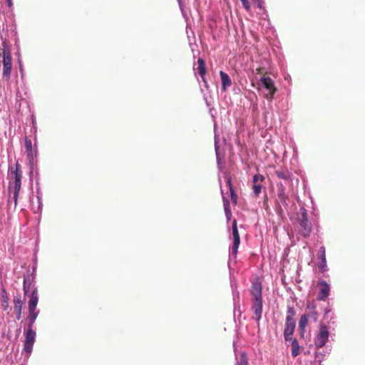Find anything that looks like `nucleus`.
I'll list each match as a JSON object with an SVG mask.
<instances>
[{"instance_id": "nucleus-1", "label": "nucleus", "mask_w": 365, "mask_h": 365, "mask_svg": "<svg viewBox=\"0 0 365 365\" xmlns=\"http://www.w3.org/2000/svg\"><path fill=\"white\" fill-rule=\"evenodd\" d=\"M262 286L259 279L252 282L250 293L252 296V309L255 315V319L259 322L262 314Z\"/></svg>"}, {"instance_id": "nucleus-2", "label": "nucleus", "mask_w": 365, "mask_h": 365, "mask_svg": "<svg viewBox=\"0 0 365 365\" xmlns=\"http://www.w3.org/2000/svg\"><path fill=\"white\" fill-rule=\"evenodd\" d=\"M11 179L13 181L9 182V189L14 192V200L15 205L17 204L19 193L21 187L22 171L21 165L19 163L16 164L15 168H11L10 170Z\"/></svg>"}, {"instance_id": "nucleus-3", "label": "nucleus", "mask_w": 365, "mask_h": 365, "mask_svg": "<svg viewBox=\"0 0 365 365\" xmlns=\"http://www.w3.org/2000/svg\"><path fill=\"white\" fill-rule=\"evenodd\" d=\"M38 302V294L37 288L32 287L31 294L28 302V315L27 320L31 321V324L34 323L39 314V310L36 309Z\"/></svg>"}, {"instance_id": "nucleus-4", "label": "nucleus", "mask_w": 365, "mask_h": 365, "mask_svg": "<svg viewBox=\"0 0 365 365\" xmlns=\"http://www.w3.org/2000/svg\"><path fill=\"white\" fill-rule=\"evenodd\" d=\"M295 314L296 312L294 307H288L284 330V337L287 341L292 339V335L295 329L296 323L294 319Z\"/></svg>"}, {"instance_id": "nucleus-5", "label": "nucleus", "mask_w": 365, "mask_h": 365, "mask_svg": "<svg viewBox=\"0 0 365 365\" xmlns=\"http://www.w3.org/2000/svg\"><path fill=\"white\" fill-rule=\"evenodd\" d=\"M289 197L285 193L284 187L281 185L278 189L277 196L276 198L277 212L279 215H283L284 210L288 208Z\"/></svg>"}, {"instance_id": "nucleus-6", "label": "nucleus", "mask_w": 365, "mask_h": 365, "mask_svg": "<svg viewBox=\"0 0 365 365\" xmlns=\"http://www.w3.org/2000/svg\"><path fill=\"white\" fill-rule=\"evenodd\" d=\"M34 324V323L31 324V321H29V328L25 336L24 350L28 353L31 351L35 341L36 332L33 330Z\"/></svg>"}, {"instance_id": "nucleus-7", "label": "nucleus", "mask_w": 365, "mask_h": 365, "mask_svg": "<svg viewBox=\"0 0 365 365\" xmlns=\"http://www.w3.org/2000/svg\"><path fill=\"white\" fill-rule=\"evenodd\" d=\"M329 336V332L328 331V328L327 326L322 324L319 327V333L314 339V344L317 348L323 347L327 341H328Z\"/></svg>"}, {"instance_id": "nucleus-8", "label": "nucleus", "mask_w": 365, "mask_h": 365, "mask_svg": "<svg viewBox=\"0 0 365 365\" xmlns=\"http://www.w3.org/2000/svg\"><path fill=\"white\" fill-rule=\"evenodd\" d=\"M299 225L300 235L304 237H309L312 232V226L309 224L307 214L304 210V212L302 213L301 217L299 219Z\"/></svg>"}, {"instance_id": "nucleus-9", "label": "nucleus", "mask_w": 365, "mask_h": 365, "mask_svg": "<svg viewBox=\"0 0 365 365\" xmlns=\"http://www.w3.org/2000/svg\"><path fill=\"white\" fill-rule=\"evenodd\" d=\"M260 81L262 82L263 86L269 92L267 94H266L265 98L267 100H272L277 91V88L274 84V81L270 77L264 76L261 78Z\"/></svg>"}, {"instance_id": "nucleus-10", "label": "nucleus", "mask_w": 365, "mask_h": 365, "mask_svg": "<svg viewBox=\"0 0 365 365\" xmlns=\"http://www.w3.org/2000/svg\"><path fill=\"white\" fill-rule=\"evenodd\" d=\"M232 235H233V245L232 246V254L236 256L237 250L240 243V237L237 230V221L234 220L232 222Z\"/></svg>"}, {"instance_id": "nucleus-11", "label": "nucleus", "mask_w": 365, "mask_h": 365, "mask_svg": "<svg viewBox=\"0 0 365 365\" xmlns=\"http://www.w3.org/2000/svg\"><path fill=\"white\" fill-rule=\"evenodd\" d=\"M318 286L319 287V292L317 299L324 301L329 295L330 287L325 281L319 282Z\"/></svg>"}, {"instance_id": "nucleus-12", "label": "nucleus", "mask_w": 365, "mask_h": 365, "mask_svg": "<svg viewBox=\"0 0 365 365\" xmlns=\"http://www.w3.org/2000/svg\"><path fill=\"white\" fill-rule=\"evenodd\" d=\"M24 303V302L21 296L18 295L14 297V311L17 320L21 318Z\"/></svg>"}, {"instance_id": "nucleus-13", "label": "nucleus", "mask_w": 365, "mask_h": 365, "mask_svg": "<svg viewBox=\"0 0 365 365\" xmlns=\"http://www.w3.org/2000/svg\"><path fill=\"white\" fill-rule=\"evenodd\" d=\"M318 257L320 259V262L318 267L322 272L327 271V260H326V249L325 247L322 246L318 251Z\"/></svg>"}, {"instance_id": "nucleus-14", "label": "nucleus", "mask_w": 365, "mask_h": 365, "mask_svg": "<svg viewBox=\"0 0 365 365\" xmlns=\"http://www.w3.org/2000/svg\"><path fill=\"white\" fill-rule=\"evenodd\" d=\"M264 180V177L262 175H255L253 176V192L256 196H258L262 190V185L259 182H262Z\"/></svg>"}, {"instance_id": "nucleus-15", "label": "nucleus", "mask_w": 365, "mask_h": 365, "mask_svg": "<svg viewBox=\"0 0 365 365\" xmlns=\"http://www.w3.org/2000/svg\"><path fill=\"white\" fill-rule=\"evenodd\" d=\"M195 70H196L200 77L202 78V80L203 82L206 83L205 76L206 74V67H205V62L202 58H199L197 61V67L195 68Z\"/></svg>"}, {"instance_id": "nucleus-16", "label": "nucleus", "mask_w": 365, "mask_h": 365, "mask_svg": "<svg viewBox=\"0 0 365 365\" xmlns=\"http://www.w3.org/2000/svg\"><path fill=\"white\" fill-rule=\"evenodd\" d=\"M220 76L222 81V89L223 91H226L228 87H230L232 84L231 79L230 76L224 71H220Z\"/></svg>"}, {"instance_id": "nucleus-17", "label": "nucleus", "mask_w": 365, "mask_h": 365, "mask_svg": "<svg viewBox=\"0 0 365 365\" xmlns=\"http://www.w3.org/2000/svg\"><path fill=\"white\" fill-rule=\"evenodd\" d=\"M227 185L229 187L230 194V198L233 204L237 205V195L235 193V189L232 184V180L231 178H227Z\"/></svg>"}, {"instance_id": "nucleus-18", "label": "nucleus", "mask_w": 365, "mask_h": 365, "mask_svg": "<svg viewBox=\"0 0 365 365\" xmlns=\"http://www.w3.org/2000/svg\"><path fill=\"white\" fill-rule=\"evenodd\" d=\"M292 356L293 357H297L301 352V348L299 345L298 341L296 339H292Z\"/></svg>"}, {"instance_id": "nucleus-19", "label": "nucleus", "mask_w": 365, "mask_h": 365, "mask_svg": "<svg viewBox=\"0 0 365 365\" xmlns=\"http://www.w3.org/2000/svg\"><path fill=\"white\" fill-rule=\"evenodd\" d=\"M308 323V316L307 314H303L301 316L299 322V329L301 331V334H303L304 332L305 327Z\"/></svg>"}, {"instance_id": "nucleus-20", "label": "nucleus", "mask_w": 365, "mask_h": 365, "mask_svg": "<svg viewBox=\"0 0 365 365\" xmlns=\"http://www.w3.org/2000/svg\"><path fill=\"white\" fill-rule=\"evenodd\" d=\"M25 148H26V151L27 153L28 156L29 158H32L33 157L32 142L28 137L25 138Z\"/></svg>"}, {"instance_id": "nucleus-21", "label": "nucleus", "mask_w": 365, "mask_h": 365, "mask_svg": "<svg viewBox=\"0 0 365 365\" xmlns=\"http://www.w3.org/2000/svg\"><path fill=\"white\" fill-rule=\"evenodd\" d=\"M28 280H29V278L24 277L23 289H24V292L25 294H28V292L30 290L31 286V282H28Z\"/></svg>"}, {"instance_id": "nucleus-22", "label": "nucleus", "mask_w": 365, "mask_h": 365, "mask_svg": "<svg viewBox=\"0 0 365 365\" xmlns=\"http://www.w3.org/2000/svg\"><path fill=\"white\" fill-rule=\"evenodd\" d=\"M223 202H224V207H225V211L226 215L227 217H230V215H231V212L229 208L230 207L229 201L227 199L224 198Z\"/></svg>"}, {"instance_id": "nucleus-23", "label": "nucleus", "mask_w": 365, "mask_h": 365, "mask_svg": "<svg viewBox=\"0 0 365 365\" xmlns=\"http://www.w3.org/2000/svg\"><path fill=\"white\" fill-rule=\"evenodd\" d=\"M238 365H248L247 358L245 353H242L240 355V361H238Z\"/></svg>"}, {"instance_id": "nucleus-24", "label": "nucleus", "mask_w": 365, "mask_h": 365, "mask_svg": "<svg viewBox=\"0 0 365 365\" xmlns=\"http://www.w3.org/2000/svg\"><path fill=\"white\" fill-rule=\"evenodd\" d=\"M275 174L280 179L287 180L289 177L287 173H284L282 171H279V170H277L275 172Z\"/></svg>"}, {"instance_id": "nucleus-25", "label": "nucleus", "mask_w": 365, "mask_h": 365, "mask_svg": "<svg viewBox=\"0 0 365 365\" xmlns=\"http://www.w3.org/2000/svg\"><path fill=\"white\" fill-rule=\"evenodd\" d=\"M240 1L242 4L244 9L247 11H250V4L249 1L248 0H240Z\"/></svg>"}, {"instance_id": "nucleus-26", "label": "nucleus", "mask_w": 365, "mask_h": 365, "mask_svg": "<svg viewBox=\"0 0 365 365\" xmlns=\"http://www.w3.org/2000/svg\"><path fill=\"white\" fill-rule=\"evenodd\" d=\"M311 317L314 319V322H317L318 319V313L315 311L312 312Z\"/></svg>"}, {"instance_id": "nucleus-27", "label": "nucleus", "mask_w": 365, "mask_h": 365, "mask_svg": "<svg viewBox=\"0 0 365 365\" xmlns=\"http://www.w3.org/2000/svg\"><path fill=\"white\" fill-rule=\"evenodd\" d=\"M6 3L9 7H11L13 5L12 0H6Z\"/></svg>"}, {"instance_id": "nucleus-28", "label": "nucleus", "mask_w": 365, "mask_h": 365, "mask_svg": "<svg viewBox=\"0 0 365 365\" xmlns=\"http://www.w3.org/2000/svg\"><path fill=\"white\" fill-rule=\"evenodd\" d=\"M257 73H262L263 72V68L259 67V68H257Z\"/></svg>"}, {"instance_id": "nucleus-29", "label": "nucleus", "mask_w": 365, "mask_h": 365, "mask_svg": "<svg viewBox=\"0 0 365 365\" xmlns=\"http://www.w3.org/2000/svg\"><path fill=\"white\" fill-rule=\"evenodd\" d=\"M307 308L312 309V308H314V307L311 306V304H307Z\"/></svg>"}, {"instance_id": "nucleus-30", "label": "nucleus", "mask_w": 365, "mask_h": 365, "mask_svg": "<svg viewBox=\"0 0 365 365\" xmlns=\"http://www.w3.org/2000/svg\"><path fill=\"white\" fill-rule=\"evenodd\" d=\"M259 7H261V2H259Z\"/></svg>"}]
</instances>
